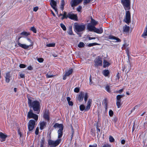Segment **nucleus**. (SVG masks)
Here are the masks:
<instances>
[{
  "label": "nucleus",
  "instance_id": "nucleus-49",
  "mask_svg": "<svg viewBox=\"0 0 147 147\" xmlns=\"http://www.w3.org/2000/svg\"><path fill=\"white\" fill-rule=\"evenodd\" d=\"M38 61L40 63H42L44 61V59L42 58H38L37 59Z\"/></svg>",
  "mask_w": 147,
  "mask_h": 147
},
{
  "label": "nucleus",
  "instance_id": "nucleus-32",
  "mask_svg": "<svg viewBox=\"0 0 147 147\" xmlns=\"http://www.w3.org/2000/svg\"><path fill=\"white\" fill-rule=\"evenodd\" d=\"M67 12L64 11L63 14V16L61 18V20H63L64 19H67L68 18L67 15Z\"/></svg>",
  "mask_w": 147,
  "mask_h": 147
},
{
  "label": "nucleus",
  "instance_id": "nucleus-45",
  "mask_svg": "<svg viewBox=\"0 0 147 147\" xmlns=\"http://www.w3.org/2000/svg\"><path fill=\"white\" fill-rule=\"evenodd\" d=\"M109 115L111 117H112L113 115V111L111 109L109 111Z\"/></svg>",
  "mask_w": 147,
  "mask_h": 147
},
{
  "label": "nucleus",
  "instance_id": "nucleus-50",
  "mask_svg": "<svg viewBox=\"0 0 147 147\" xmlns=\"http://www.w3.org/2000/svg\"><path fill=\"white\" fill-rule=\"evenodd\" d=\"M124 89H121L119 90H117L116 91V92L117 93H119V94H121L123 91Z\"/></svg>",
  "mask_w": 147,
  "mask_h": 147
},
{
  "label": "nucleus",
  "instance_id": "nucleus-12",
  "mask_svg": "<svg viewBox=\"0 0 147 147\" xmlns=\"http://www.w3.org/2000/svg\"><path fill=\"white\" fill-rule=\"evenodd\" d=\"M57 2L54 0H51L50 1V4L51 7L55 10L56 12L58 13L57 9L56 7Z\"/></svg>",
  "mask_w": 147,
  "mask_h": 147
},
{
  "label": "nucleus",
  "instance_id": "nucleus-10",
  "mask_svg": "<svg viewBox=\"0 0 147 147\" xmlns=\"http://www.w3.org/2000/svg\"><path fill=\"white\" fill-rule=\"evenodd\" d=\"M67 15L68 18L69 19L76 21H78V17L77 14L69 13Z\"/></svg>",
  "mask_w": 147,
  "mask_h": 147
},
{
  "label": "nucleus",
  "instance_id": "nucleus-52",
  "mask_svg": "<svg viewBox=\"0 0 147 147\" xmlns=\"http://www.w3.org/2000/svg\"><path fill=\"white\" fill-rule=\"evenodd\" d=\"M102 147H111V145L108 144H104L102 146Z\"/></svg>",
  "mask_w": 147,
  "mask_h": 147
},
{
  "label": "nucleus",
  "instance_id": "nucleus-21",
  "mask_svg": "<svg viewBox=\"0 0 147 147\" xmlns=\"http://www.w3.org/2000/svg\"><path fill=\"white\" fill-rule=\"evenodd\" d=\"M47 125V122L45 121H42L40 123V128L41 130L43 129Z\"/></svg>",
  "mask_w": 147,
  "mask_h": 147
},
{
  "label": "nucleus",
  "instance_id": "nucleus-61",
  "mask_svg": "<svg viewBox=\"0 0 147 147\" xmlns=\"http://www.w3.org/2000/svg\"><path fill=\"white\" fill-rule=\"evenodd\" d=\"M20 76L21 78H23L25 77V75L24 74H20Z\"/></svg>",
  "mask_w": 147,
  "mask_h": 147
},
{
  "label": "nucleus",
  "instance_id": "nucleus-14",
  "mask_svg": "<svg viewBox=\"0 0 147 147\" xmlns=\"http://www.w3.org/2000/svg\"><path fill=\"white\" fill-rule=\"evenodd\" d=\"M92 100L91 99H89L88 101L87 106L85 107V111H88L90 109L92 103Z\"/></svg>",
  "mask_w": 147,
  "mask_h": 147
},
{
  "label": "nucleus",
  "instance_id": "nucleus-38",
  "mask_svg": "<svg viewBox=\"0 0 147 147\" xmlns=\"http://www.w3.org/2000/svg\"><path fill=\"white\" fill-rule=\"evenodd\" d=\"M45 144V140L44 138H43L40 141V147H44V145Z\"/></svg>",
  "mask_w": 147,
  "mask_h": 147
},
{
  "label": "nucleus",
  "instance_id": "nucleus-19",
  "mask_svg": "<svg viewBox=\"0 0 147 147\" xmlns=\"http://www.w3.org/2000/svg\"><path fill=\"white\" fill-rule=\"evenodd\" d=\"M102 73L103 75L105 77H109L110 74V71L108 69H104L102 72Z\"/></svg>",
  "mask_w": 147,
  "mask_h": 147
},
{
  "label": "nucleus",
  "instance_id": "nucleus-57",
  "mask_svg": "<svg viewBox=\"0 0 147 147\" xmlns=\"http://www.w3.org/2000/svg\"><path fill=\"white\" fill-rule=\"evenodd\" d=\"M82 7L80 6L78 8H77V10L78 11L80 12V11Z\"/></svg>",
  "mask_w": 147,
  "mask_h": 147
},
{
  "label": "nucleus",
  "instance_id": "nucleus-47",
  "mask_svg": "<svg viewBox=\"0 0 147 147\" xmlns=\"http://www.w3.org/2000/svg\"><path fill=\"white\" fill-rule=\"evenodd\" d=\"M19 67L21 68H24L26 67V65L23 64H21L19 65Z\"/></svg>",
  "mask_w": 147,
  "mask_h": 147
},
{
  "label": "nucleus",
  "instance_id": "nucleus-8",
  "mask_svg": "<svg viewBox=\"0 0 147 147\" xmlns=\"http://www.w3.org/2000/svg\"><path fill=\"white\" fill-rule=\"evenodd\" d=\"M74 28L77 32H80L85 30V27L84 25H79L76 23L74 25Z\"/></svg>",
  "mask_w": 147,
  "mask_h": 147
},
{
  "label": "nucleus",
  "instance_id": "nucleus-26",
  "mask_svg": "<svg viewBox=\"0 0 147 147\" xmlns=\"http://www.w3.org/2000/svg\"><path fill=\"white\" fill-rule=\"evenodd\" d=\"M65 5V2L64 0H62L61 2L60 9L62 11L64 10V8Z\"/></svg>",
  "mask_w": 147,
  "mask_h": 147
},
{
  "label": "nucleus",
  "instance_id": "nucleus-59",
  "mask_svg": "<svg viewBox=\"0 0 147 147\" xmlns=\"http://www.w3.org/2000/svg\"><path fill=\"white\" fill-rule=\"evenodd\" d=\"M95 130L94 129H91V131H90L91 133H92L93 134H95Z\"/></svg>",
  "mask_w": 147,
  "mask_h": 147
},
{
  "label": "nucleus",
  "instance_id": "nucleus-36",
  "mask_svg": "<svg viewBox=\"0 0 147 147\" xmlns=\"http://www.w3.org/2000/svg\"><path fill=\"white\" fill-rule=\"evenodd\" d=\"M100 44L96 42L89 44L87 46L89 47H91L94 46L99 45Z\"/></svg>",
  "mask_w": 147,
  "mask_h": 147
},
{
  "label": "nucleus",
  "instance_id": "nucleus-44",
  "mask_svg": "<svg viewBox=\"0 0 147 147\" xmlns=\"http://www.w3.org/2000/svg\"><path fill=\"white\" fill-rule=\"evenodd\" d=\"M109 141L111 142H113L115 141V139L111 136H110L109 137Z\"/></svg>",
  "mask_w": 147,
  "mask_h": 147
},
{
  "label": "nucleus",
  "instance_id": "nucleus-43",
  "mask_svg": "<svg viewBox=\"0 0 147 147\" xmlns=\"http://www.w3.org/2000/svg\"><path fill=\"white\" fill-rule=\"evenodd\" d=\"M60 26L64 31H65L66 30V28L65 25L63 24H60Z\"/></svg>",
  "mask_w": 147,
  "mask_h": 147
},
{
  "label": "nucleus",
  "instance_id": "nucleus-2",
  "mask_svg": "<svg viewBox=\"0 0 147 147\" xmlns=\"http://www.w3.org/2000/svg\"><path fill=\"white\" fill-rule=\"evenodd\" d=\"M64 126L61 128H59L58 130V138H59L55 141L51 140H49L48 141V143L51 147H55L58 145L61 142V139L59 138H61L63 134V129Z\"/></svg>",
  "mask_w": 147,
  "mask_h": 147
},
{
  "label": "nucleus",
  "instance_id": "nucleus-24",
  "mask_svg": "<svg viewBox=\"0 0 147 147\" xmlns=\"http://www.w3.org/2000/svg\"><path fill=\"white\" fill-rule=\"evenodd\" d=\"M123 31L125 32H128L130 28L129 26L125 25L123 28Z\"/></svg>",
  "mask_w": 147,
  "mask_h": 147
},
{
  "label": "nucleus",
  "instance_id": "nucleus-30",
  "mask_svg": "<svg viewBox=\"0 0 147 147\" xmlns=\"http://www.w3.org/2000/svg\"><path fill=\"white\" fill-rule=\"evenodd\" d=\"M109 65V63L106 60H104L103 61V67L106 68L107 67H108Z\"/></svg>",
  "mask_w": 147,
  "mask_h": 147
},
{
  "label": "nucleus",
  "instance_id": "nucleus-35",
  "mask_svg": "<svg viewBox=\"0 0 147 147\" xmlns=\"http://www.w3.org/2000/svg\"><path fill=\"white\" fill-rule=\"evenodd\" d=\"M105 89L106 91L108 92L109 93H111V89L110 88L109 86V85H107L105 87Z\"/></svg>",
  "mask_w": 147,
  "mask_h": 147
},
{
  "label": "nucleus",
  "instance_id": "nucleus-54",
  "mask_svg": "<svg viewBox=\"0 0 147 147\" xmlns=\"http://www.w3.org/2000/svg\"><path fill=\"white\" fill-rule=\"evenodd\" d=\"M91 0H84V3L87 4L90 2L91 1Z\"/></svg>",
  "mask_w": 147,
  "mask_h": 147
},
{
  "label": "nucleus",
  "instance_id": "nucleus-29",
  "mask_svg": "<svg viewBox=\"0 0 147 147\" xmlns=\"http://www.w3.org/2000/svg\"><path fill=\"white\" fill-rule=\"evenodd\" d=\"M91 23L92 25L95 26L98 23V22L95 21V20L93 19L92 18H91Z\"/></svg>",
  "mask_w": 147,
  "mask_h": 147
},
{
  "label": "nucleus",
  "instance_id": "nucleus-16",
  "mask_svg": "<svg viewBox=\"0 0 147 147\" xmlns=\"http://www.w3.org/2000/svg\"><path fill=\"white\" fill-rule=\"evenodd\" d=\"M7 137V136L6 135L2 132H0V138L1 139V142L5 141Z\"/></svg>",
  "mask_w": 147,
  "mask_h": 147
},
{
  "label": "nucleus",
  "instance_id": "nucleus-13",
  "mask_svg": "<svg viewBox=\"0 0 147 147\" xmlns=\"http://www.w3.org/2000/svg\"><path fill=\"white\" fill-rule=\"evenodd\" d=\"M82 1L83 0H72L71 1V6L72 7L76 6L81 3Z\"/></svg>",
  "mask_w": 147,
  "mask_h": 147
},
{
  "label": "nucleus",
  "instance_id": "nucleus-48",
  "mask_svg": "<svg viewBox=\"0 0 147 147\" xmlns=\"http://www.w3.org/2000/svg\"><path fill=\"white\" fill-rule=\"evenodd\" d=\"M49 114V111L48 109H45V112L43 113V115Z\"/></svg>",
  "mask_w": 147,
  "mask_h": 147
},
{
  "label": "nucleus",
  "instance_id": "nucleus-31",
  "mask_svg": "<svg viewBox=\"0 0 147 147\" xmlns=\"http://www.w3.org/2000/svg\"><path fill=\"white\" fill-rule=\"evenodd\" d=\"M73 71V69H71L65 72V74L66 76H69L72 73Z\"/></svg>",
  "mask_w": 147,
  "mask_h": 147
},
{
  "label": "nucleus",
  "instance_id": "nucleus-7",
  "mask_svg": "<svg viewBox=\"0 0 147 147\" xmlns=\"http://www.w3.org/2000/svg\"><path fill=\"white\" fill-rule=\"evenodd\" d=\"M36 121L33 119L30 120L28 123V129L29 131H32L34 128L36 124Z\"/></svg>",
  "mask_w": 147,
  "mask_h": 147
},
{
  "label": "nucleus",
  "instance_id": "nucleus-27",
  "mask_svg": "<svg viewBox=\"0 0 147 147\" xmlns=\"http://www.w3.org/2000/svg\"><path fill=\"white\" fill-rule=\"evenodd\" d=\"M121 100H116V104L118 108L120 107L122 104V103H121Z\"/></svg>",
  "mask_w": 147,
  "mask_h": 147
},
{
  "label": "nucleus",
  "instance_id": "nucleus-46",
  "mask_svg": "<svg viewBox=\"0 0 147 147\" xmlns=\"http://www.w3.org/2000/svg\"><path fill=\"white\" fill-rule=\"evenodd\" d=\"M74 91L75 92L78 93L80 91V88L78 87H76L74 88Z\"/></svg>",
  "mask_w": 147,
  "mask_h": 147
},
{
  "label": "nucleus",
  "instance_id": "nucleus-42",
  "mask_svg": "<svg viewBox=\"0 0 147 147\" xmlns=\"http://www.w3.org/2000/svg\"><path fill=\"white\" fill-rule=\"evenodd\" d=\"M55 43H51L47 44V45L46 46L47 47H54L55 46Z\"/></svg>",
  "mask_w": 147,
  "mask_h": 147
},
{
  "label": "nucleus",
  "instance_id": "nucleus-33",
  "mask_svg": "<svg viewBox=\"0 0 147 147\" xmlns=\"http://www.w3.org/2000/svg\"><path fill=\"white\" fill-rule=\"evenodd\" d=\"M67 33L69 35H74V34L73 33L72 30V28L71 27L69 28L67 31Z\"/></svg>",
  "mask_w": 147,
  "mask_h": 147
},
{
  "label": "nucleus",
  "instance_id": "nucleus-41",
  "mask_svg": "<svg viewBox=\"0 0 147 147\" xmlns=\"http://www.w3.org/2000/svg\"><path fill=\"white\" fill-rule=\"evenodd\" d=\"M124 96V95H118L116 97V100H121V98Z\"/></svg>",
  "mask_w": 147,
  "mask_h": 147
},
{
  "label": "nucleus",
  "instance_id": "nucleus-17",
  "mask_svg": "<svg viewBox=\"0 0 147 147\" xmlns=\"http://www.w3.org/2000/svg\"><path fill=\"white\" fill-rule=\"evenodd\" d=\"M94 32L100 34L103 32V30L102 27H100L99 29H98L95 27Z\"/></svg>",
  "mask_w": 147,
  "mask_h": 147
},
{
  "label": "nucleus",
  "instance_id": "nucleus-6",
  "mask_svg": "<svg viewBox=\"0 0 147 147\" xmlns=\"http://www.w3.org/2000/svg\"><path fill=\"white\" fill-rule=\"evenodd\" d=\"M130 0H121V3L125 10L130 9Z\"/></svg>",
  "mask_w": 147,
  "mask_h": 147
},
{
  "label": "nucleus",
  "instance_id": "nucleus-56",
  "mask_svg": "<svg viewBox=\"0 0 147 147\" xmlns=\"http://www.w3.org/2000/svg\"><path fill=\"white\" fill-rule=\"evenodd\" d=\"M27 69L28 70H32L33 69V68L30 65L28 66V67H27Z\"/></svg>",
  "mask_w": 147,
  "mask_h": 147
},
{
  "label": "nucleus",
  "instance_id": "nucleus-40",
  "mask_svg": "<svg viewBox=\"0 0 147 147\" xmlns=\"http://www.w3.org/2000/svg\"><path fill=\"white\" fill-rule=\"evenodd\" d=\"M85 46L84 43L82 42H80L78 45V47L79 48L84 47Z\"/></svg>",
  "mask_w": 147,
  "mask_h": 147
},
{
  "label": "nucleus",
  "instance_id": "nucleus-53",
  "mask_svg": "<svg viewBox=\"0 0 147 147\" xmlns=\"http://www.w3.org/2000/svg\"><path fill=\"white\" fill-rule=\"evenodd\" d=\"M39 133V128L38 127H37L35 131V134L36 135H37Z\"/></svg>",
  "mask_w": 147,
  "mask_h": 147
},
{
  "label": "nucleus",
  "instance_id": "nucleus-51",
  "mask_svg": "<svg viewBox=\"0 0 147 147\" xmlns=\"http://www.w3.org/2000/svg\"><path fill=\"white\" fill-rule=\"evenodd\" d=\"M120 74L119 73V72H118L117 73V74L116 76V78L118 80H119L120 78Z\"/></svg>",
  "mask_w": 147,
  "mask_h": 147
},
{
  "label": "nucleus",
  "instance_id": "nucleus-34",
  "mask_svg": "<svg viewBox=\"0 0 147 147\" xmlns=\"http://www.w3.org/2000/svg\"><path fill=\"white\" fill-rule=\"evenodd\" d=\"M43 117L47 121H49L50 120L49 114L43 115Z\"/></svg>",
  "mask_w": 147,
  "mask_h": 147
},
{
  "label": "nucleus",
  "instance_id": "nucleus-39",
  "mask_svg": "<svg viewBox=\"0 0 147 147\" xmlns=\"http://www.w3.org/2000/svg\"><path fill=\"white\" fill-rule=\"evenodd\" d=\"M30 30L34 33H36L37 32L36 29L34 26L31 27Z\"/></svg>",
  "mask_w": 147,
  "mask_h": 147
},
{
  "label": "nucleus",
  "instance_id": "nucleus-22",
  "mask_svg": "<svg viewBox=\"0 0 147 147\" xmlns=\"http://www.w3.org/2000/svg\"><path fill=\"white\" fill-rule=\"evenodd\" d=\"M95 27V26L93 25H88L87 26V29L90 31L94 32Z\"/></svg>",
  "mask_w": 147,
  "mask_h": 147
},
{
  "label": "nucleus",
  "instance_id": "nucleus-15",
  "mask_svg": "<svg viewBox=\"0 0 147 147\" xmlns=\"http://www.w3.org/2000/svg\"><path fill=\"white\" fill-rule=\"evenodd\" d=\"M10 71H8L5 73V81L6 83H9L10 80L11 76L10 74Z\"/></svg>",
  "mask_w": 147,
  "mask_h": 147
},
{
  "label": "nucleus",
  "instance_id": "nucleus-4",
  "mask_svg": "<svg viewBox=\"0 0 147 147\" xmlns=\"http://www.w3.org/2000/svg\"><path fill=\"white\" fill-rule=\"evenodd\" d=\"M22 37L23 36H22L21 35H20L19 34L18 36H17V40H16V42L18 43L19 47H20L24 49H28L29 47L33 46V44L31 45H27L25 44H22L20 43V39L21 38H22Z\"/></svg>",
  "mask_w": 147,
  "mask_h": 147
},
{
  "label": "nucleus",
  "instance_id": "nucleus-9",
  "mask_svg": "<svg viewBox=\"0 0 147 147\" xmlns=\"http://www.w3.org/2000/svg\"><path fill=\"white\" fill-rule=\"evenodd\" d=\"M95 66L97 67L99 66H101L102 64V58L99 56L96 58L94 61Z\"/></svg>",
  "mask_w": 147,
  "mask_h": 147
},
{
  "label": "nucleus",
  "instance_id": "nucleus-58",
  "mask_svg": "<svg viewBox=\"0 0 147 147\" xmlns=\"http://www.w3.org/2000/svg\"><path fill=\"white\" fill-rule=\"evenodd\" d=\"M68 105L70 106H73V102L71 101H69L68 102Z\"/></svg>",
  "mask_w": 147,
  "mask_h": 147
},
{
  "label": "nucleus",
  "instance_id": "nucleus-28",
  "mask_svg": "<svg viewBox=\"0 0 147 147\" xmlns=\"http://www.w3.org/2000/svg\"><path fill=\"white\" fill-rule=\"evenodd\" d=\"M147 36V26L145 28L143 33L142 35V36L144 38H145V36Z\"/></svg>",
  "mask_w": 147,
  "mask_h": 147
},
{
  "label": "nucleus",
  "instance_id": "nucleus-37",
  "mask_svg": "<svg viewBox=\"0 0 147 147\" xmlns=\"http://www.w3.org/2000/svg\"><path fill=\"white\" fill-rule=\"evenodd\" d=\"M80 109L81 111H83L84 110L85 111V106L83 104L81 105L80 106Z\"/></svg>",
  "mask_w": 147,
  "mask_h": 147
},
{
  "label": "nucleus",
  "instance_id": "nucleus-63",
  "mask_svg": "<svg viewBox=\"0 0 147 147\" xmlns=\"http://www.w3.org/2000/svg\"><path fill=\"white\" fill-rule=\"evenodd\" d=\"M53 75H48V74H47L46 75L47 78H52V77H53Z\"/></svg>",
  "mask_w": 147,
  "mask_h": 147
},
{
  "label": "nucleus",
  "instance_id": "nucleus-25",
  "mask_svg": "<svg viewBox=\"0 0 147 147\" xmlns=\"http://www.w3.org/2000/svg\"><path fill=\"white\" fill-rule=\"evenodd\" d=\"M63 127V125L62 124H59L57 123H56L53 125V127L55 128H56L57 127H59V128H61L62 127Z\"/></svg>",
  "mask_w": 147,
  "mask_h": 147
},
{
  "label": "nucleus",
  "instance_id": "nucleus-1",
  "mask_svg": "<svg viewBox=\"0 0 147 147\" xmlns=\"http://www.w3.org/2000/svg\"><path fill=\"white\" fill-rule=\"evenodd\" d=\"M28 103L30 108H32L37 113H39L41 109L40 102L36 100L32 101L30 98H28Z\"/></svg>",
  "mask_w": 147,
  "mask_h": 147
},
{
  "label": "nucleus",
  "instance_id": "nucleus-62",
  "mask_svg": "<svg viewBox=\"0 0 147 147\" xmlns=\"http://www.w3.org/2000/svg\"><path fill=\"white\" fill-rule=\"evenodd\" d=\"M97 145L96 144H95L94 145H90L89 147H97Z\"/></svg>",
  "mask_w": 147,
  "mask_h": 147
},
{
  "label": "nucleus",
  "instance_id": "nucleus-20",
  "mask_svg": "<svg viewBox=\"0 0 147 147\" xmlns=\"http://www.w3.org/2000/svg\"><path fill=\"white\" fill-rule=\"evenodd\" d=\"M19 34L20 35H21L22 36H23L22 37H26L29 35L30 34L29 32L24 31Z\"/></svg>",
  "mask_w": 147,
  "mask_h": 147
},
{
  "label": "nucleus",
  "instance_id": "nucleus-11",
  "mask_svg": "<svg viewBox=\"0 0 147 147\" xmlns=\"http://www.w3.org/2000/svg\"><path fill=\"white\" fill-rule=\"evenodd\" d=\"M125 19V22L126 23H129L130 22L131 14L129 11H126Z\"/></svg>",
  "mask_w": 147,
  "mask_h": 147
},
{
  "label": "nucleus",
  "instance_id": "nucleus-55",
  "mask_svg": "<svg viewBox=\"0 0 147 147\" xmlns=\"http://www.w3.org/2000/svg\"><path fill=\"white\" fill-rule=\"evenodd\" d=\"M38 9V7L36 6L34 7L33 8V11L35 12H36Z\"/></svg>",
  "mask_w": 147,
  "mask_h": 147
},
{
  "label": "nucleus",
  "instance_id": "nucleus-64",
  "mask_svg": "<svg viewBox=\"0 0 147 147\" xmlns=\"http://www.w3.org/2000/svg\"><path fill=\"white\" fill-rule=\"evenodd\" d=\"M127 47V44L125 43L123 45V47L122 48H123V49H125Z\"/></svg>",
  "mask_w": 147,
  "mask_h": 147
},
{
  "label": "nucleus",
  "instance_id": "nucleus-5",
  "mask_svg": "<svg viewBox=\"0 0 147 147\" xmlns=\"http://www.w3.org/2000/svg\"><path fill=\"white\" fill-rule=\"evenodd\" d=\"M28 118H33L37 121L38 119V115L34 113L33 112L32 110L30 109L29 111L28 112L27 115Z\"/></svg>",
  "mask_w": 147,
  "mask_h": 147
},
{
  "label": "nucleus",
  "instance_id": "nucleus-60",
  "mask_svg": "<svg viewBox=\"0 0 147 147\" xmlns=\"http://www.w3.org/2000/svg\"><path fill=\"white\" fill-rule=\"evenodd\" d=\"M96 130H97V136H98L100 132V128H97V129H96Z\"/></svg>",
  "mask_w": 147,
  "mask_h": 147
},
{
  "label": "nucleus",
  "instance_id": "nucleus-3",
  "mask_svg": "<svg viewBox=\"0 0 147 147\" xmlns=\"http://www.w3.org/2000/svg\"><path fill=\"white\" fill-rule=\"evenodd\" d=\"M88 97V93H84V92L81 91L78 95L77 100L80 102H81L84 98L85 102L86 103Z\"/></svg>",
  "mask_w": 147,
  "mask_h": 147
},
{
  "label": "nucleus",
  "instance_id": "nucleus-23",
  "mask_svg": "<svg viewBox=\"0 0 147 147\" xmlns=\"http://www.w3.org/2000/svg\"><path fill=\"white\" fill-rule=\"evenodd\" d=\"M103 102L105 105V111L107 112L108 108V100L107 98H105L103 100Z\"/></svg>",
  "mask_w": 147,
  "mask_h": 147
},
{
  "label": "nucleus",
  "instance_id": "nucleus-18",
  "mask_svg": "<svg viewBox=\"0 0 147 147\" xmlns=\"http://www.w3.org/2000/svg\"><path fill=\"white\" fill-rule=\"evenodd\" d=\"M108 39H109L115 40H117V42H120L121 40L119 38L112 35H110L108 37Z\"/></svg>",
  "mask_w": 147,
  "mask_h": 147
}]
</instances>
